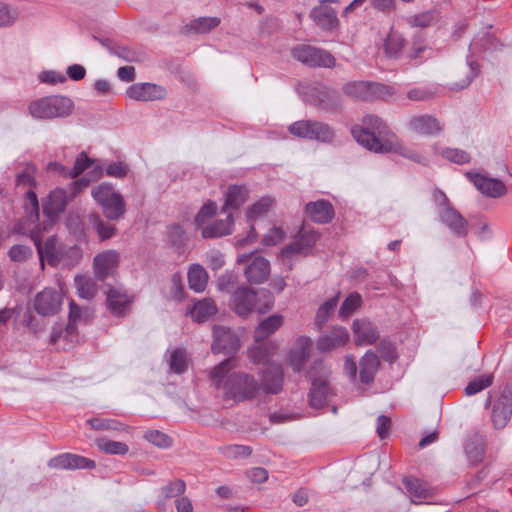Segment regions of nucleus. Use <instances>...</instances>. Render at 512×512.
I'll list each match as a JSON object with an SVG mask.
<instances>
[{
    "label": "nucleus",
    "mask_w": 512,
    "mask_h": 512,
    "mask_svg": "<svg viewBox=\"0 0 512 512\" xmlns=\"http://www.w3.org/2000/svg\"><path fill=\"white\" fill-rule=\"evenodd\" d=\"M407 491L413 498L422 499L430 495V487L420 479L408 477L404 480Z\"/></svg>",
    "instance_id": "ea45409f"
},
{
    "label": "nucleus",
    "mask_w": 512,
    "mask_h": 512,
    "mask_svg": "<svg viewBox=\"0 0 512 512\" xmlns=\"http://www.w3.org/2000/svg\"><path fill=\"white\" fill-rule=\"evenodd\" d=\"M63 296L64 291L60 285L57 288H44L34 298V309L43 316L55 315L61 309Z\"/></svg>",
    "instance_id": "9d476101"
},
{
    "label": "nucleus",
    "mask_w": 512,
    "mask_h": 512,
    "mask_svg": "<svg viewBox=\"0 0 512 512\" xmlns=\"http://www.w3.org/2000/svg\"><path fill=\"white\" fill-rule=\"evenodd\" d=\"M30 237L37 248L42 268H44L45 261L51 266H57L63 260L65 247L59 243L56 237L47 238L44 244L41 243V235L37 230H32Z\"/></svg>",
    "instance_id": "0eeeda50"
},
{
    "label": "nucleus",
    "mask_w": 512,
    "mask_h": 512,
    "mask_svg": "<svg viewBox=\"0 0 512 512\" xmlns=\"http://www.w3.org/2000/svg\"><path fill=\"white\" fill-rule=\"evenodd\" d=\"M403 45V38L397 33H391L384 44L385 53L390 57L396 56L402 50Z\"/></svg>",
    "instance_id": "3c124183"
},
{
    "label": "nucleus",
    "mask_w": 512,
    "mask_h": 512,
    "mask_svg": "<svg viewBox=\"0 0 512 512\" xmlns=\"http://www.w3.org/2000/svg\"><path fill=\"white\" fill-rule=\"evenodd\" d=\"M33 255V250L26 245L17 244L10 248L8 256L13 262H25Z\"/></svg>",
    "instance_id": "8fccbe9b"
},
{
    "label": "nucleus",
    "mask_w": 512,
    "mask_h": 512,
    "mask_svg": "<svg viewBox=\"0 0 512 512\" xmlns=\"http://www.w3.org/2000/svg\"><path fill=\"white\" fill-rule=\"evenodd\" d=\"M237 263L246 264L244 275L250 284H262L270 275L269 261L259 254H242Z\"/></svg>",
    "instance_id": "6e6552de"
},
{
    "label": "nucleus",
    "mask_w": 512,
    "mask_h": 512,
    "mask_svg": "<svg viewBox=\"0 0 512 512\" xmlns=\"http://www.w3.org/2000/svg\"><path fill=\"white\" fill-rule=\"evenodd\" d=\"M17 18V12L0 2V27L13 24Z\"/></svg>",
    "instance_id": "052dcab7"
},
{
    "label": "nucleus",
    "mask_w": 512,
    "mask_h": 512,
    "mask_svg": "<svg viewBox=\"0 0 512 512\" xmlns=\"http://www.w3.org/2000/svg\"><path fill=\"white\" fill-rule=\"evenodd\" d=\"M107 302L110 310L114 314L120 315L125 312L130 303V299L126 292L112 288L107 294Z\"/></svg>",
    "instance_id": "f704fd0d"
},
{
    "label": "nucleus",
    "mask_w": 512,
    "mask_h": 512,
    "mask_svg": "<svg viewBox=\"0 0 512 512\" xmlns=\"http://www.w3.org/2000/svg\"><path fill=\"white\" fill-rule=\"evenodd\" d=\"M234 218L231 213L227 214L225 219L214 221L202 228L204 238H215L229 235L232 233Z\"/></svg>",
    "instance_id": "2f4dec72"
},
{
    "label": "nucleus",
    "mask_w": 512,
    "mask_h": 512,
    "mask_svg": "<svg viewBox=\"0 0 512 512\" xmlns=\"http://www.w3.org/2000/svg\"><path fill=\"white\" fill-rule=\"evenodd\" d=\"M347 95L363 100H369L376 97H385L390 95L391 88L378 83H370L365 81L350 82L344 86Z\"/></svg>",
    "instance_id": "4468645a"
},
{
    "label": "nucleus",
    "mask_w": 512,
    "mask_h": 512,
    "mask_svg": "<svg viewBox=\"0 0 512 512\" xmlns=\"http://www.w3.org/2000/svg\"><path fill=\"white\" fill-rule=\"evenodd\" d=\"M466 176L482 194L488 197L497 198L506 193L504 183L496 178L472 172H468Z\"/></svg>",
    "instance_id": "a211bd4d"
},
{
    "label": "nucleus",
    "mask_w": 512,
    "mask_h": 512,
    "mask_svg": "<svg viewBox=\"0 0 512 512\" xmlns=\"http://www.w3.org/2000/svg\"><path fill=\"white\" fill-rule=\"evenodd\" d=\"M434 17L431 12H424L418 15H414L408 18V23L413 27L425 28L431 25Z\"/></svg>",
    "instance_id": "680f3d73"
},
{
    "label": "nucleus",
    "mask_w": 512,
    "mask_h": 512,
    "mask_svg": "<svg viewBox=\"0 0 512 512\" xmlns=\"http://www.w3.org/2000/svg\"><path fill=\"white\" fill-rule=\"evenodd\" d=\"M274 348L272 342H255V345L248 350V357L255 364H265Z\"/></svg>",
    "instance_id": "e433bc0d"
},
{
    "label": "nucleus",
    "mask_w": 512,
    "mask_h": 512,
    "mask_svg": "<svg viewBox=\"0 0 512 512\" xmlns=\"http://www.w3.org/2000/svg\"><path fill=\"white\" fill-rule=\"evenodd\" d=\"M92 197L101 205L104 216L109 220H119L126 212V203L112 185L102 183L92 189Z\"/></svg>",
    "instance_id": "20e7f679"
},
{
    "label": "nucleus",
    "mask_w": 512,
    "mask_h": 512,
    "mask_svg": "<svg viewBox=\"0 0 512 512\" xmlns=\"http://www.w3.org/2000/svg\"><path fill=\"white\" fill-rule=\"evenodd\" d=\"M186 485L182 480H175L170 482L167 486L162 489V492L166 498L172 497H184L183 493L185 492Z\"/></svg>",
    "instance_id": "bf43d9fd"
},
{
    "label": "nucleus",
    "mask_w": 512,
    "mask_h": 512,
    "mask_svg": "<svg viewBox=\"0 0 512 512\" xmlns=\"http://www.w3.org/2000/svg\"><path fill=\"white\" fill-rule=\"evenodd\" d=\"M221 453L228 459L247 458L251 455L252 449L246 445H226L220 448Z\"/></svg>",
    "instance_id": "37998d69"
},
{
    "label": "nucleus",
    "mask_w": 512,
    "mask_h": 512,
    "mask_svg": "<svg viewBox=\"0 0 512 512\" xmlns=\"http://www.w3.org/2000/svg\"><path fill=\"white\" fill-rule=\"evenodd\" d=\"M108 176L115 178H123L128 173V166L123 162L112 163L106 168Z\"/></svg>",
    "instance_id": "774afa93"
},
{
    "label": "nucleus",
    "mask_w": 512,
    "mask_h": 512,
    "mask_svg": "<svg viewBox=\"0 0 512 512\" xmlns=\"http://www.w3.org/2000/svg\"><path fill=\"white\" fill-rule=\"evenodd\" d=\"M67 227L77 239L85 237L84 224L78 214H71L67 219Z\"/></svg>",
    "instance_id": "13d9d810"
},
{
    "label": "nucleus",
    "mask_w": 512,
    "mask_h": 512,
    "mask_svg": "<svg viewBox=\"0 0 512 512\" xmlns=\"http://www.w3.org/2000/svg\"><path fill=\"white\" fill-rule=\"evenodd\" d=\"M362 303V299L360 294L357 292L351 293L343 302V304L340 307L339 315L342 318L350 316L352 313H354Z\"/></svg>",
    "instance_id": "c03bdc74"
},
{
    "label": "nucleus",
    "mask_w": 512,
    "mask_h": 512,
    "mask_svg": "<svg viewBox=\"0 0 512 512\" xmlns=\"http://www.w3.org/2000/svg\"><path fill=\"white\" fill-rule=\"evenodd\" d=\"M285 233L279 227H273L264 236L263 243L267 246L276 245L284 239Z\"/></svg>",
    "instance_id": "69168bd1"
},
{
    "label": "nucleus",
    "mask_w": 512,
    "mask_h": 512,
    "mask_svg": "<svg viewBox=\"0 0 512 512\" xmlns=\"http://www.w3.org/2000/svg\"><path fill=\"white\" fill-rule=\"evenodd\" d=\"M512 415V387L505 386L492 404L491 421L496 429H503Z\"/></svg>",
    "instance_id": "ddd939ff"
},
{
    "label": "nucleus",
    "mask_w": 512,
    "mask_h": 512,
    "mask_svg": "<svg viewBox=\"0 0 512 512\" xmlns=\"http://www.w3.org/2000/svg\"><path fill=\"white\" fill-rule=\"evenodd\" d=\"M289 132L295 137L327 143L332 142L335 137V133L329 125L312 120L294 122L289 126Z\"/></svg>",
    "instance_id": "39448f33"
},
{
    "label": "nucleus",
    "mask_w": 512,
    "mask_h": 512,
    "mask_svg": "<svg viewBox=\"0 0 512 512\" xmlns=\"http://www.w3.org/2000/svg\"><path fill=\"white\" fill-rule=\"evenodd\" d=\"M88 423L90 424V426L93 429H96V430L121 431L124 429V426L120 422H118L114 419L94 418V419H90L88 421Z\"/></svg>",
    "instance_id": "864d4df0"
},
{
    "label": "nucleus",
    "mask_w": 512,
    "mask_h": 512,
    "mask_svg": "<svg viewBox=\"0 0 512 512\" xmlns=\"http://www.w3.org/2000/svg\"><path fill=\"white\" fill-rule=\"evenodd\" d=\"M35 167L27 165L25 169L17 174L16 185L18 187H32L35 184Z\"/></svg>",
    "instance_id": "4d7b16f0"
},
{
    "label": "nucleus",
    "mask_w": 512,
    "mask_h": 512,
    "mask_svg": "<svg viewBox=\"0 0 512 512\" xmlns=\"http://www.w3.org/2000/svg\"><path fill=\"white\" fill-rule=\"evenodd\" d=\"M88 184L89 180L81 178L72 184L69 192L60 188L53 190L43 205L44 212L50 218L56 217L65 209L67 203L75 196V194L87 187Z\"/></svg>",
    "instance_id": "423d86ee"
},
{
    "label": "nucleus",
    "mask_w": 512,
    "mask_h": 512,
    "mask_svg": "<svg viewBox=\"0 0 512 512\" xmlns=\"http://www.w3.org/2000/svg\"><path fill=\"white\" fill-rule=\"evenodd\" d=\"M91 166L94 167L92 171V173L94 174V178H98L102 174L101 167L95 165V161L90 159L84 152H82L76 158L74 166L72 170L69 172V176L71 178H76Z\"/></svg>",
    "instance_id": "4c0bfd02"
},
{
    "label": "nucleus",
    "mask_w": 512,
    "mask_h": 512,
    "mask_svg": "<svg viewBox=\"0 0 512 512\" xmlns=\"http://www.w3.org/2000/svg\"><path fill=\"white\" fill-rule=\"evenodd\" d=\"M250 191L245 185H230L223 192L224 205L222 212L240 208L249 198Z\"/></svg>",
    "instance_id": "c85d7f7f"
},
{
    "label": "nucleus",
    "mask_w": 512,
    "mask_h": 512,
    "mask_svg": "<svg viewBox=\"0 0 512 512\" xmlns=\"http://www.w3.org/2000/svg\"><path fill=\"white\" fill-rule=\"evenodd\" d=\"M442 221L455 235L464 236L467 234L468 223L466 219L453 206H446L439 210Z\"/></svg>",
    "instance_id": "cd10ccee"
},
{
    "label": "nucleus",
    "mask_w": 512,
    "mask_h": 512,
    "mask_svg": "<svg viewBox=\"0 0 512 512\" xmlns=\"http://www.w3.org/2000/svg\"><path fill=\"white\" fill-rule=\"evenodd\" d=\"M187 355L183 349H175L170 356V369L175 373H183L187 369Z\"/></svg>",
    "instance_id": "a18cd8bd"
},
{
    "label": "nucleus",
    "mask_w": 512,
    "mask_h": 512,
    "mask_svg": "<svg viewBox=\"0 0 512 512\" xmlns=\"http://www.w3.org/2000/svg\"><path fill=\"white\" fill-rule=\"evenodd\" d=\"M305 210L312 221L321 224L330 222L334 216L333 206L327 200L309 202L306 204Z\"/></svg>",
    "instance_id": "c756f323"
},
{
    "label": "nucleus",
    "mask_w": 512,
    "mask_h": 512,
    "mask_svg": "<svg viewBox=\"0 0 512 512\" xmlns=\"http://www.w3.org/2000/svg\"><path fill=\"white\" fill-rule=\"evenodd\" d=\"M214 340L211 345L213 353H235L240 348V341L237 335L224 326H214Z\"/></svg>",
    "instance_id": "2eb2a0df"
},
{
    "label": "nucleus",
    "mask_w": 512,
    "mask_h": 512,
    "mask_svg": "<svg viewBox=\"0 0 512 512\" xmlns=\"http://www.w3.org/2000/svg\"><path fill=\"white\" fill-rule=\"evenodd\" d=\"M377 348L382 358L385 360L393 362L396 359L397 355L395 352V347L391 342L383 340L379 343Z\"/></svg>",
    "instance_id": "338daca9"
},
{
    "label": "nucleus",
    "mask_w": 512,
    "mask_h": 512,
    "mask_svg": "<svg viewBox=\"0 0 512 512\" xmlns=\"http://www.w3.org/2000/svg\"><path fill=\"white\" fill-rule=\"evenodd\" d=\"M380 361L376 353L368 350L359 362L360 381L369 384L374 380V376L379 368Z\"/></svg>",
    "instance_id": "7c9ffc66"
},
{
    "label": "nucleus",
    "mask_w": 512,
    "mask_h": 512,
    "mask_svg": "<svg viewBox=\"0 0 512 512\" xmlns=\"http://www.w3.org/2000/svg\"><path fill=\"white\" fill-rule=\"evenodd\" d=\"M220 24L217 17H200L192 21L191 28L198 33H207Z\"/></svg>",
    "instance_id": "09e8293b"
},
{
    "label": "nucleus",
    "mask_w": 512,
    "mask_h": 512,
    "mask_svg": "<svg viewBox=\"0 0 512 512\" xmlns=\"http://www.w3.org/2000/svg\"><path fill=\"white\" fill-rule=\"evenodd\" d=\"M283 324V316L274 314L260 322L254 333L256 343L265 341L270 335L276 332Z\"/></svg>",
    "instance_id": "473e14b6"
},
{
    "label": "nucleus",
    "mask_w": 512,
    "mask_h": 512,
    "mask_svg": "<svg viewBox=\"0 0 512 512\" xmlns=\"http://www.w3.org/2000/svg\"><path fill=\"white\" fill-rule=\"evenodd\" d=\"M217 307L212 299H203L194 304L190 310L191 317L197 322H205L215 315Z\"/></svg>",
    "instance_id": "72a5a7b5"
},
{
    "label": "nucleus",
    "mask_w": 512,
    "mask_h": 512,
    "mask_svg": "<svg viewBox=\"0 0 512 512\" xmlns=\"http://www.w3.org/2000/svg\"><path fill=\"white\" fill-rule=\"evenodd\" d=\"M310 17L321 29L333 31L338 27L339 21L337 12L329 5L327 1H321L310 13Z\"/></svg>",
    "instance_id": "4be33fe9"
},
{
    "label": "nucleus",
    "mask_w": 512,
    "mask_h": 512,
    "mask_svg": "<svg viewBox=\"0 0 512 512\" xmlns=\"http://www.w3.org/2000/svg\"><path fill=\"white\" fill-rule=\"evenodd\" d=\"M274 205L275 200L272 197L264 196L246 208L245 217L250 223V232L245 238L237 240L238 246L244 247L255 241L256 233L252 223L266 217Z\"/></svg>",
    "instance_id": "1a4fd4ad"
},
{
    "label": "nucleus",
    "mask_w": 512,
    "mask_h": 512,
    "mask_svg": "<svg viewBox=\"0 0 512 512\" xmlns=\"http://www.w3.org/2000/svg\"><path fill=\"white\" fill-rule=\"evenodd\" d=\"M354 342L357 346L373 345L379 339L377 326L368 319H355L352 323Z\"/></svg>",
    "instance_id": "f3484780"
},
{
    "label": "nucleus",
    "mask_w": 512,
    "mask_h": 512,
    "mask_svg": "<svg viewBox=\"0 0 512 512\" xmlns=\"http://www.w3.org/2000/svg\"><path fill=\"white\" fill-rule=\"evenodd\" d=\"M120 255L116 250H105L94 257L93 267L95 276L104 280L118 267Z\"/></svg>",
    "instance_id": "aec40b11"
},
{
    "label": "nucleus",
    "mask_w": 512,
    "mask_h": 512,
    "mask_svg": "<svg viewBox=\"0 0 512 512\" xmlns=\"http://www.w3.org/2000/svg\"><path fill=\"white\" fill-rule=\"evenodd\" d=\"M349 340L350 334L348 330L337 326L319 337L317 348L322 352H327L345 346Z\"/></svg>",
    "instance_id": "b1692460"
},
{
    "label": "nucleus",
    "mask_w": 512,
    "mask_h": 512,
    "mask_svg": "<svg viewBox=\"0 0 512 512\" xmlns=\"http://www.w3.org/2000/svg\"><path fill=\"white\" fill-rule=\"evenodd\" d=\"M75 285L78 294L81 298L91 299L96 295L97 287L95 282L85 276H77L75 278Z\"/></svg>",
    "instance_id": "a19ab883"
},
{
    "label": "nucleus",
    "mask_w": 512,
    "mask_h": 512,
    "mask_svg": "<svg viewBox=\"0 0 512 512\" xmlns=\"http://www.w3.org/2000/svg\"><path fill=\"white\" fill-rule=\"evenodd\" d=\"M440 153L443 158L457 164H465L470 161V155L463 150L446 148Z\"/></svg>",
    "instance_id": "5fc2aeb1"
},
{
    "label": "nucleus",
    "mask_w": 512,
    "mask_h": 512,
    "mask_svg": "<svg viewBox=\"0 0 512 512\" xmlns=\"http://www.w3.org/2000/svg\"><path fill=\"white\" fill-rule=\"evenodd\" d=\"M208 282V274L199 264H193L188 270L189 287L195 292L205 290Z\"/></svg>",
    "instance_id": "c9c22d12"
},
{
    "label": "nucleus",
    "mask_w": 512,
    "mask_h": 512,
    "mask_svg": "<svg viewBox=\"0 0 512 512\" xmlns=\"http://www.w3.org/2000/svg\"><path fill=\"white\" fill-rule=\"evenodd\" d=\"M88 223L96 230L101 241L110 239L115 234V227L105 223L97 213H91L88 216Z\"/></svg>",
    "instance_id": "58836bf2"
},
{
    "label": "nucleus",
    "mask_w": 512,
    "mask_h": 512,
    "mask_svg": "<svg viewBox=\"0 0 512 512\" xmlns=\"http://www.w3.org/2000/svg\"><path fill=\"white\" fill-rule=\"evenodd\" d=\"M408 127L414 133L432 136L442 131L443 124L434 116L419 115L409 120Z\"/></svg>",
    "instance_id": "a878e982"
},
{
    "label": "nucleus",
    "mask_w": 512,
    "mask_h": 512,
    "mask_svg": "<svg viewBox=\"0 0 512 512\" xmlns=\"http://www.w3.org/2000/svg\"><path fill=\"white\" fill-rule=\"evenodd\" d=\"M28 109L33 118L52 119L68 116L72 112L73 103L68 97L54 95L32 101Z\"/></svg>",
    "instance_id": "7ed1b4c3"
},
{
    "label": "nucleus",
    "mask_w": 512,
    "mask_h": 512,
    "mask_svg": "<svg viewBox=\"0 0 512 512\" xmlns=\"http://www.w3.org/2000/svg\"><path fill=\"white\" fill-rule=\"evenodd\" d=\"M168 237L170 242L175 246H181L186 240L185 232L179 225H172L169 228Z\"/></svg>",
    "instance_id": "0e129e2a"
},
{
    "label": "nucleus",
    "mask_w": 512,
    "mask_h": 512,
    "mask_svg": "<svg viewBox=\"0 0 512 512\" xmlns=\"http://www.w3.org/2000/svg\"><path fill=\"white\" fill-rule=\"evenodd\" d=\"M338 295L327 300L323 305L320 306L316 314V324L322 327L327 321L328 316L335 310L338 303Z\"/></svg>",
    "instance_id": "de8ad7c7"
},
{
    "label": "nucleus",
    "mask_w": 512,
    "mask_h": 512,
    "mask_svg": "<svg viewBox=\"0 0 512 512\" xmlns=\"http://www.w3.org/2000/svg\"><path fill=\"white\" fill-rule=\"evenodd\" d=\"M129 98L136 101H155L165 98L166 90L153 83H136L131 85L127 91Z\"/></svg>",
    "instance_id": "412c9836"
},
{
    "label": "nucleus",
    "mask_w": 512,
    "mask_h": 512,
    "mask_svg": "<svg viewBox=\"0 0 512 512\" xmlns=\"http://www.w3.org/2000/svg\"><path fill=\"white\" fill-rule=\"evenodd\" d=\"M48 466L54 469H93L95 462L80 455L63 453L51 458Z\"/></svg>",
    "instance_id": "6ab92c4d"
},
{
    "label": "nucleus",
    "mask_w": 512,
    "mask_h": 512,
    "mask_svg": "<svg viewBox=\"0 0 512 512\" xmlns=\"http://www.w3.org/2000/svg\"><path fill=\"white\" fill-rule=\"evenodd\" d=\"M295 59L308 66L333 67L335 58L327 51L311 45H298L292 49Z\"/></svg>",
    "instance_id": "f8f14e48"
},
{
    "label": "nucleus",
    "mask_w": 512,
    "mask_h": 512,
    "mask_svg": "<svg viewBox=\"0 0 512 512\" xmlns=\"http://www.w3.org/2000/svg\"><path fill=\"white\" fill-rule=\"evenodd\" d=\"M144 438L160 448H166L171 445V439L166 434L158 430L146 431Z\"/></svg>",
    "instance_id": "6e6d98bb"
},
{
    "label": "nucleus",
    "mask_w": 512,
    "mask_h": 512,
    "mask_svg": "<svg viewBox=\"0 0 512 512\" xmlns=\"http://www.w3.org/2000/svg\"><path fill=\"white\" fill-rule=\"evenodd\" d=\"M331 396L332 390L327 375L312 378L309 392V404L311 407L321 408L325 406Z\"/></svg>",
    "instance_id": "5701e85b"
},
{
    "label": "nucleus",
    "mask_w": 512,
    "mask_h": 512,
    "mask_svg": "<svg viewBox=\"0 0 512 512\" xmlns=\"http://www.w3.org/2000/svg\"><path fill=\"white\" fill-rule=\"evenodd\" d=\"M351 133L360 145L370 151L395 153L420 164L428 162L419 146L404 144L389 131L386 123L377 116H365L362 126L353 127Z\"/></svg>",
    "instance_id": "f03ea898"
},
{
    "label": "nucleus",
    "mask_w": 512,
    "mask_h": 512,
    "mask_svg": "<svg viewBox=\"0 0 512 512\" xmlns=\"http://www.w3.org/2000/svg\"><path fill=\"white\" fill-rule=\"evenodd\" d=\"M318 238L319 235L316 231L303 230L298 239L282 250L281 255L283 257H290L294 254L305 255L315 245Z\"/></svg>",
    "instance_id": "bb28decb"
},
{
    "label": "nucleus",
    "mask_w": 512,
    "mask_h": 512,
    "mask_svg": "<svg viewBox=\"0 0 512 512\" xmlns=\"http://www.w3.org/2000/svg\"><path fill=\"white\" fill-rule=\"evenodd\" d=\"M235 367L233 359H226L215 366L210 378L217 389L223 391L224 400L235 403L250 401L256 398L260 388L265 393L276 394L282 389L283 370L279 364L269 363L262 372L261 385L254 376L245 372L228 373Z\"/></svg>",
    "instance_id": "f257e3e1"
},
{
    "label": "nucleus",
    "mask_w": 512,
    "mask_h": 512,
    "mask_svg": "<svg viewBox=\"0 0 512 512\" xmlns=\"http://www.w3.org/2000/svg\"><path fill=\"white\" fill-rule=\"evenodd\" d=\"M492 383L493 376L491 374L482 375L470 381L466 386L465 392L467 395L471 396L481 392L485 388L489 387Z\"/></svg>",
    "instance_id": "49530a36"
},
{
    "label": "nucleus",
    "mask_w": 512,
    "mask_h": 512,
    "mask_svg": "<svg viewBox=\"0 0 512 512\" xmlns=\"http://www.w3.org/2000/svg\"><path fill=\"white\" fill-rule=\"evenodd\" d=\"M184 293V286L180 274H174L171 278L170 297L181 300Z\"/></svg>",
    "instance_id": "e2e57ef3"
},
{
    "label": "nucleus",
    "mask_w": 512,
    "mask_h": 512,
    "mask_svg": "<svg viewBox=\"0 0 512 512\" xmlns=\"http://www.w3.org/2000/svg\"><path fill=\"white\" fill-rule=\"evenodd\" d=\"M96 444L101 451L107 454L124 455L128 452V446L123 442L101 438L97 440Z\"/></svg>",
    "instance_id": "79ce46f5"
},
{
    "label": "nucleus",
    "mask_w": 512,
    "mask_h": 512,
    "mask_svg": "<svg viewBox=\"0 0 512 512\" xmlns=\"http://www.w3.org/2000/svg\"><path fill=\"white\" fill-rule=\"evenodd\" d=\"M69 320L65 328L55 326L51 334V342L57 343L61 338L73 342L77 337V324L81 321L82 311L74 302L69 305Z\"/></svg>",
    "instance_id": "dca6fc26"
},
{
    "label": "nucleus",
    "mask_w": 512,
    "mask_h": 512,
    "mask_svg": "<svg viewBox=\"0 0 512 512\" xmlns=\"http://www.w3.org/2000/svg\"><path fill=\"white\" fill-rule=\"evenodd\" d=\"M311 347L312 341L309 337L301 336L296 339L289 354V363L294 371L302 370L309 358Z\"/></svg>",
    "instance_id": "393cba45"
},
{
    "label": "nucleus",
    "mask_w": 512,
    "mask_h": 512,
    "mask_svg": "<svg viewBox=\"0 0 512 512\" xmlns=\"http://www.w3.org/2000/svg\"><path fill=\"white\" fill-rule=\"evenodd\" d=\"M230 309L240 317H247L254 310L262 313L264 310L257 306V293L255 290L241 286L238 287L231 295L229 301Z\"/></svg>",
    "instance_id": "9b49d317"
},
{
    "label": "nucleus",
    "mask_w": 512,
    "mask_h": 512,
    "mask_svg": "<svg viewBox=\"0 0 512 512\" xmlns=\"http://www.w3.org/2000/svg\"><path fill=\"white\" fill-rule=\"evenodd\" d=\"M217 208L216 202L207 201L195 216V223L197 226L204 227L206 221L215 215Z\"/></svg>",
    "instance_id": "603ef678"
}]
</instances>
